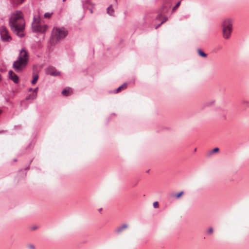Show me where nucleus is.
Segmentation results:
<instances>
[{
    "mask_svg": "<svg viewBox=\"0 0 249 249\" xmlns=\"http://www.w3.org/2000/svg\"><path fill=\"white\" fill-rule=\"evenodd\" d=\"M10 25L11 30L17 36L20 37L24 36L23 32L25 22L23 14L21 11H16L11 15Z\"/></svg>",
    "mask_w": 249,
    "mask_h": 249,
    "instance_id": "obj_1",
    "label": "nucleus"
},
{
    "mask_svg": "<svg viewBox=\"0 0 249 249\" xmlns=\"http://www.w3.org/2000/svg\"><path fill=\"white\" fill-rule=\"evenodd\" d=\"M29 59L28 53L22 49L19 53L18 59L14 63L13 67L17 72L21 71L27 66Z\"/></svg>",
    "mask_w": 249,
    "mask_h": 249,
    "instance_id": "obj_2",
    "label": "nucleus"
},
{
    "mask_svg": "<svg viewBox=\"0 0 249 249\" xmlns=\"http://www.w3.org/2000/svg\"><path fill=\"white\" fill-rule=\"evenodd\" d=\"M68 31L64 28H54L50 39L51 43L54 44L63 39L67 35Z\"/></svg>",
    "mask_w": 249,
    "mask_h": 249,
    "instance_id": "obj_3",
    "label": "nucleus"
},
{
    "mask_svg": "<svg viewBox=\"0 0 249 249\" xmlns=\"http://www.w3.org/2000/svg\"><path fill=\"white\" fill-rule=\"evenodd\" d=\"M232 30V21L231 19H225L222 24L223 36L225 39H229Z\"/></svg>",
    "mask_w": 249,
    "mask_h": 249,
    "instance_id": "obj_4",
    "label": "nucleus"
},
{
    "mask_svg": "<svg viewBox=\"0 0 249 249\" xmlns=\"http://www.w3.org/2000/svg\"><path fill=\"white\" fill-rule=\"evenodd\" d=\"M0 34L2 40L10 41L11 40L7 29L5 27H1L0 29Z\"/></svg>",
    "mask_w": 249,
    "mask_h": 249,
    "instance_id": "obj_5",
    "label": "nucleus"
},
{
    "mask_svg": "<svg viewBox=\"0 0 249 249\" xmlns=\"http://www.w3.org/2000/svg\"><path fill=\"white\" fill-rule=\"evenodd\" d=\"M48 29V26L46 25L43 24L42 25L41 23L39 24V26L36 28H33V30L34 31L39 32L40 33H43L46 32L47 29Z\"/></svg>",
    "mask_w": 249,
    "mask_h": 249,
    "instance_id": "obj_6",
    "label": "nucleus"
},
{
    "mask_svg": "<svg viewBox=\"0 0 249 249\" xmlns=\"http://www.w3.org/2000/svg\"><path fill=\"white\" fill-rule=\"evenodd\" d=\"M8 73L9 78L11 80H12L15 83H18V77L13 71H10Z\"/></svg>",
    "mask_w": 249,
    "mask_h": 249,
    "instance_id": "obj_7",
    "label": "nucleus"
},
{
    "mask_svg": "<svg viewBox=\"0 0 249 249\" xmlns=\"http://www.w3.org/2000/svg\"><path fill=\"white\" fill-rule=\"evenodd\" d=\"M41 20L39 16H35L34 18V21L32 24V28H36L40 24Z\"/></svg>",
    "mask_w": 249,
    "mask_h": 249,
    "instance_id": "obj_8",
    "label": "nucleus"
},
{
    "mask_svg": "<svg viewBox=\"0 0 249 249\" xmlns=\"http://www.w3.org/2000/svg\"><path fill=\"white\" fill-rule=\"evenodd\" d=\"M157 18L159 19H161L162 21L160 24H159L158 25H157L156 27V29H157L158 28H159L162 24H163L167 20V18L165 16H163L161 14L158 15L157 17Z\"/></svg>",
    "mask_w": 249,
    "mask_h": 249,
    "instance_id": "obj_9",
    "label": "nucleus"
},
{
    "mask_svg": "<svg viewBox=\"0 0 249 249\" xmlns=\"http://www.w3.org/2000/svg\"><path fill=\"white\" fill-rule=\"evenodd\" d=\"M71 93H72V89L70 88H67L62 91V94L64 96H68Z\"/></svg>",
    "mask_w": 249,
    "mask_h": 249,
    "instance_id": "obj_10",
    "label": "nucleus"
},
{
    "mask_svg": "<svg viewBox=\"0 0 249 249\" xmlns=\"http://www.w3.org/2000/svg\"><path fill=\"white\" fill-rule=\"evenodd\" d=\"M48 73L50 75H53V76H55L58 75L59 74V72L57 71L56 70H55L54 69H53V68H51V69H49Z\"/></svg>",
    "mask_w": 249,
    "mask_h": 249,
    "instance_id": "obj_11",
    "label": "nucleus"
},
{
    "mask_svg": "<svg viewBox=\"0 0 249 249\" xmlns=\"http://www.w3.org/2000/svg\"><path fill=\"white\" fill-rule=\"evenodd\" d=\"M37 89H38V88H36L35 89H34L33 90V91L34 92H35V94H33L32 95H29L27 97V99H35L36 98V96H37Z\"/></svg>",
    "mask_w": 249,
    "mask_h": 249,
    "instance_id": "obj_12",
    "label": "nucleus"
},
{
    "mask_svg": "<svg viewBox=\"0 0 249 249\" xmlns=\"http://www.w3.org/2000/svg\"><path fill=\"white\" fill-rule=\"evenodd\" d=\"M126 87H127V84L126 83L124 84L123 85H122V86L119 87L118 89H117L116 93H118V92H120L121 91H122V90L125 89L126 88Z\"/></svg>",
    "mask_w": 249,
    "mask_h": 249,
    "instance_id": "obj_13",
    "label": "nucleus"
},
{
    "mask_svg": "<svg viewBox=\"0 0 249 249\" xmlns=\"http://www.w3.org/2000/svg\"><path fill=\"white\" fill-rule=\"evenodd\" d=\"M107 13L109 14L110 16H113V14L114 13V9L112 8L111 6H109L107 8Z\"/></svg>",
    "mask_w": 249,
    "mask_h": 249,
    "instance_id": "obj_14",
    "label": "nucleus"
},
{
    "mask_svg": "<svg viewBox=\"0 0 249 249\" xmlns=\"http://www.w3.org/2000/svg\"><path fill=\"white\" fill-rule=\"evenodd\" d=\"M219 151V149L217 147H215L211 151H209L208 153V155L209 156H211L213 153H215L218 152Z\"/></svg>",
    "mask_w": 249,
    "mask_h": 249,
    "instance_id": "obj_15",
    "label": "nucleus"
},
{
    "mask_svg": "<svg viewBox=\"0 0 249 249\" xmlns=\"http://www.w3.org/2000/svg\"><path fill=\"white\" fill-rule=\"evenodd\" d=\"M38 75L37 74H34L33 79L32 81V84H33V85L35 84L36 83V82L38 80Z\"/></svg>",
    "mask_w": 249,
    "mask_h": 249,
    "instance_id": "obj_16",
    "label": "nucleus"
},
{
    "mask_svg": "<svg viewBox=\"0 0 249 249\" xmlns=\"http://www.w3.org/2000/svg\"><path fill=\"white\" fill-rule=\"evenodd\" d=\"M197 53L200 56L203 57H206L207 56V54H206L205 53H204L202 50L200 49L197 50Z\"/></svg>",
    "mask_w": 249,
    "mask_h": 249,
    "instance_id": "obj_17",
    "label": "nucleus"
},
{
    "mask_svg": "<svg viewBox=\"0 0 249 249\" xmlns=\"http://www.w3.org/2000/svg\"><path fill=\"white\" fill-rule=\"evenodd\" d=\"M15 4H20L23 3L25 0H11Z\"/></svg>",
    "mask_w": 249,
    "mask_h": 249,
    "instance_id": "obj_18",
    "label": "nucleus"
},
{
    "mask_svg": "<svg viewBox=\"0 0 249 249\" xmlns=\"http://www.w3.org/2000/svg\"><path fill=\"white\" fill-rule=\"evenodd\" d=\"M126 225H124L122 227L118 228L117 229V232H121L122 231H123L124 229H126L127 228Z\"/></svg>",
    "mask_w": 249,
    "mask_h": 249,
    "instance_id": "obj_19",
    "label": "nucleus"
},
{
    "mask_svg": "<svg viewBox=\"0 0 249 249\" xmlns=\"http://www.w3.org/2000/svg\"><path fill=\"white\" fill-rule=\"evenodd\" d=\"M51 16H52V13H46L44 14V17L45 18H50L51 17Z\"/></svg>",
    "mask_w": 249,
    "mask_h": 249,
    "instance_id": "obj_20",
    "label": "nucleus"
},
{
    "mask_svg": "<svg viewBox=\"0 0 249 249\" xmlns=\"http://www.w3.org/2000/svg\"><path fill=\"white\" fill-rule=\"evenodd\" d=\"M183 194V192H180V193L177 194L176 195V197L177 198H179Z\"/></svg>",
    "mask_w": 249,
    "mask_h": 249,
    "instance_id": "obj_21",
    "label": "nucleus"
},
{
    "mask_svg": "<svg viewBox=\"0 0 249 249\" xmlns=\"http://www.w3.org/2000/svg\"><path fill=\"white\" fill-rule=\"evenodd\" d=\"M153 207L155 208L159 207V203L157 201L154 202L153 203Z\"/></svg>",
    "mask_w": 249,
    "mask_h": 249,
    "instance_id": "obj_22",
    "label": "nucleus"
},
{
    "mask_svg": "<svg viewBox=\"0 0 249 249\" xmlns=\"http://www.w3.org/2000/svg\"><path fill=\"white\" fill-rule=\"evenodd\" d=\"M180 1L178 2L177 4L175 5V6L173 8V10H175L180 5Z\"/></svg>",
    "mask_w": 249,
    "mask_h": 249,
    "instance_id": "obj_23",
    "label": "nucleus"
},
{
    "mask_svg": "<svg viewBox=\"0 0 249 249\" xmlns=\"http://www.w3.org/2000/svg\"><path fill=\"white\" fill-rule=\"evenodd\" d=\"M37 228H38V227L36 225H34V226H32L31 227V230L32 231H35V230L37 229Z\"/></svg>",
    "mask_w": 249,
    "mask_h": 249,
    "instance_id": "obj_24",
    "label": "nucleus"
},
{
    "mask_svg": "<svg viewBox=\"0 0 249 249\" xmlns=\"http://www.w3.org/2000/svg\"><path fill=\"white\" fill-rule=\"evenodd\" d=\"M208 232H209V233H211V234L213 233V228H210V229H209V230H208Z\"/></svg>",
    "mask_w": 249,
    "mask_h": 249,
    "instance_id": "obj_25",
    "label": "nucleus"
},
{
    "mask_svg": "<svg viewBox=\"0 0 249 249\" xmlns=\"http://www.w3.org/2000/svg\"><path fill=\"white\" fill-rule=\"evenodd\" d=\"M29 248L30 249H35V247L34 245H30L29 246Z\"/></svg>",
    "mask_w": 249,
    "mask_h": 249,
    "instance_id": "obj_26",
    "label": "nucleus"
},
{
    "mask_svg": "<svg viewBox=\"0 0 249 249\" xmlns=\"http://www.w3.org/2000/svg\"><path fill=\"white\" fill-rule=\"evenodd\" d=\"M196 150H197V148H195L194 151L196 152Z\"/></svg>",
    "mask_w": 249,
    "mask_h": 249,
    "instance_id": "obj_27",
    "label": "nucleus"
},
{
    "mask_svg": "<svg viewBox=\"0 0 249 249\" xmlns=\"http://www.w3.org/2000/svg\"><path fill=\"white\" fill-rule=\"evenodd\" d=\"M1 110H0V114L1 113Z\"/></svg>",
    "mask_w": 249,
    "mask_h": 249,
    "instance_id": "obj_28",
    "label": "nucleus"
},
{
    "mask_svg": "<svg viewBox=\"0 0 249 249\" xmlns=\"http://www.w3.org/2000/svg\"><path fill=\"white\" fill-rule=\"evenodd\" d=\"M65 0H63V1H65Z\"/></svg>",
    "mask_w": 249,
    "mask_h": 249,
    "instance_id": "obj_29",
    "label": "nucleus"
}]
</instances>
